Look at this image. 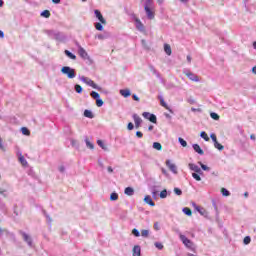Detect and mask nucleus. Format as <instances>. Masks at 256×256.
Wrapping results in <instances>:
<instances>
[{
  "instance_id": "bb28decb",
  "label": "nucleus",
  "mask_w": 256,
  "mask_h": 256,
  "mask_svg": "<svg viewBox=\"0 0 256 256\" xmlns=\"http://www.w3.org/2000/svg\"><path fill=\"white\" fill-rule=\"evenodd\" d=\"M86 147L88 149H95V145L91 141H89V138H85Z\"/></svg>"
},
{
  "instance_id": "13d9d810",
  "label": "nucleus",
  "mask_w": 256,
  "mask_h": 256,
  "mask_svg": "<svg viewBox=\"0 0 256 256\" xmlns=\"http://www.w3.org/2000/svg\"><path fill=\"white\" fill-rule=\"evenodd\" d=\"M0 195H2V197H7V190L0 188Z\"/></svg>"
},
{
  "instance_id": "603ef678",
  "label": "nucleus",
  "mask_w": 256,
  "mask_h": 256,
  "mask_svg": "<svg viewBox=\"0 0 256 256\" xmlns=\"http://www.w3.org/2000/svg\"><path fill=\"white\" fill-rule=\"evenodd\" d=\"M130 17L132 21H134V23H137V21H140V19L137 17V15H135V13H132Z\"/></svg>"
},
{
  "instance_id": "4c0bfd02",
  "label": "nucleus",
  "mask_w": 256,
  "mask_h": 256,
  "mask_svg": "<svg viewBox=\"0 0 256 256\" xmlns=\"http://www.w3.org/2000/svg\"><path fill=\"white\" fill-rule=\"evenodd\" d=\"M74 89H75L76 93H79V94L83 93V87H81V85H79V84H76L74 86Z\"/></svg>"
},
{
  "instance_id": "423d86ee",
  "label": "nucleus",
  "mask_w": 256,
  "mask_h": 256,
  "mask_svg": "<svg viewBox=\"0 0 256 256\" xmlns=\"http://www.w3.org/2000/svg\"><path fill=\"white\" fill-rule=\"evenodd\" d=\"M0 238L8 239L9 241H15V234L7 229H3L0 227Z\"/></svg>"
},
{
  "instance_id": "a878e982",
  "label": "nucleus",
  "mask_w": 256,
  "mask_h": 256,
  "mask_svg": "<svg viewBox=\"0 0 256 256\" xmlns=\"http://www.w3.org/2000/svg\"><path fill=\"white\" fill-rule=\"evenodd\" d=\"M84 117H87V119H93V117L95 116L93 115V112L91 110H85Z\"/></svg>"
},
{
  "instance_id": "3c124183",
  "label": "nucleus",
  "mask_w": 256,
  "mask_h": 256,
  "mask_svg": "<svg viewBox=\"0 0 256 256\" xmlns=\"http://www.w3.org/2000/svg\"><path fill=\"white\" fill-rule=\"evenodd\" d=\"M96 105L97 107H103V99L101 97L96 99Z\"/></svg>"
},
{
  "instance_id": "9b49d317",
  "label": "nucleus",
  "mask_w": 256,
  "mask_h": 256,
  "mask_svg": "<svg viewBox=\"0 0 256 256\" xmlns=\"http://www.w3.org/2000/svg\"><path fill=\"white\" fill-rule=\"evenodd\" d=\"M95 17L102 23V25H107V20L103 17V14H101V11L94 10Z\"/></svg>"
},
{
  "instance_id": "0eeeda50",
  "label": "nucleus",
  "mask_w": 256,
  "mask_h": 256,
  "mask_svg": "<svg viewBox=\"0 0 256 256\" xmlns=\"http://www.w3.org/2000/svg\"><path fill=\"white\" fill-rule=\"evenodd\" d=\"M78 55H80L81 59H83L84 61H88V63H93V59H91V56H89V54L87 53V51L85 50V48L79 46L78 48Z\"/></svg>"
},
{
  "instance_id": "5fc2aeb1",
  "label": "nucleus",
  "mask_w": 256,
  "mask_h": 256,
  "mask_svg": "<svg viewBox=\"0 0 256 256\" xmlns=\"http://www.w3.org/2000/svg\"><path fill=\"white\" fill-rule=\"evenodd\" d=\"M43 213H44V216L46 217V219H47L48 223H50V224H51V222L53 221V220L51 219V216H49V215H48V213H47L46 211H43Z\"/></svg>"
},
{
  "instance_id": "aec40b11",
  "label": "nucleus",
  "mask_w": 256,
  "mask_h": 256,
  "mask_svg": "<svg viewBox=\"0 0 256 256\" xmlns=\"http://www.w3.org/2000/svg\"><path fill=\"white\" fill-rule=\"evenodd\" d=\"M120 95H122V97H131V90L129 89H121L120 90Z\"/></svg>"
},
{
  "instance_id": "e2e57ef3",
  "label": "nucleus",
  "mask_w": 256,
  "mask_h": 256,
  "mask_svg": "<svg viewBox=\"0 0 256 256\" xmlns=\"http://www.w3.org/2000/svg\"><path fill=\"white\" fill-rule=\"evenodd\" d=\"M136 137H138V139H141L143 137V132L137 131L136 132Z\"/></svg>"
},
{
  "instance_id": "7c9ffc66",
  "label": "nucleus",
  "mask_w": 256,
  "mask_h": 256,
  "mask_svg": "<svg viewBox=\"0 0 256 256\" xmlns=\"http://www.w3.org/2000/svg\"><path fill=\"white\" fill-rule=\"evenodd\" d=\"M164 51L166 55H171V46L169 44H164Z\"/></svg>"
},
{
  "instance_id": "c03bdc74",
  "label": "nucleus",
  "mask_w": 256,
  "mask_h": 256,
  "mask_svg": "<svg viewBox=\"0 0 256 256\" xmlns=\"http://www.w3.org/2000/svg\"><path fill=\"white\" fill-rule=\"evenodd\" d=\"M178 142L180 143V145H181L182 147H187V141H185V139L179 137V138H178Z\"/></svg>"
},
{
  "instance_id": "774afa93",
  "label": "nucleus",
  "mask_w": 256,
  "mask_h": 256,
  "mask_svg": "<svg viewBox=\"0 0 256 256\" xmlns=\"http://www.w3.org/2000/svg\"><path fill=\"white\" fill-rule=\"evenodd\" d=\"M252 73H254V75H256V66H254V67L252 68Z\"/></svg>"
},
{
  "instance_id": "864d4df0",
  "label": "nucleus",
  "mask_w": 256,
  "mask_h": 256,
  "mask_svg": "<svg viewBox=\"0 0 256 256\" xmlns=\"http://www.w3.org/2000/svg\"><path fill=\"white\" fill-rule=\"evenodd\" d=\"M174 193L175 195H178V196L183 195V191L179 188H174Z\"/></svg>"
},
{
  "instance_id": "0e129e2a",
  "label": "nucleus",
  "mask_w": 256,
  "mask_h": 256,
  "mask_svg": "<svg viewBox=\"0 0 256 256\" xmlns=\"http://www.w3.org/2000/svg\"><path fill=\"white\" fill-rule=\"evenodd\" d=\"M212 205H213L215 211L217 212L218 208H217V202H215V200L212 201Z\"/></svg>"
},
{
  "instance_id": "09e8293b",
  "label": "nucleus",
  "mask_w": 256,
  "mask_h": 256,
  "mask_svg": "<svg viewBox=\"0 0 256 256\" xmlns=\"http://www.w3.org/2000/svg\"><path fill=\"white\" fill-rule=\"evenodd\" d=\"M244 245H249L251 243V236H246L243 240Z\"/></svg>"
},
{
  "instance_id": "f03ea898",
  "label": "nucleus",
  "mask_w": 256,
  "mask_h": 256,
  "mask_svg": "<svg viewBox=\"0 0 256 256\" xmlns=\"http://www.w3.org/2000/svg\"><path fill=\"white\" fill-rule=\"evenodd\" d=\"M46 35L50 39H55V41H65L66 37L63 35V33L57 31V30H45Z\"/></svg>"
},
{
  "instance_id": "20e7f679",
  "label": "nucleus",
  "mask_w": 256,
  "mask_h": 256,
  "mask_svg": "<svg viewBox=\"0 0 256 256\" xmlns=\"http://www.w3.org/2000/svg\"><path fill=\"white\" fill-rule=\"evenodd\" d=\"M180 241H182L183 245L190 249L191 251H195V244H193V241H191L187 236L180 234L179 235Z\"/></svg>"
},
{
  "instance_id": "c9c22d12",
  "label": "nucleus",
  "mask_w": 256,
  "mask_h": 256,
  "mask_svg": "<svg viewBox=\"0 0 256 256\" xmlns=\"http://www.w3.org/2000/svg\"><path fill=\"white\" fill-rule=\"evenodd\" d=\"M221 193H222L223 197H229V195H231V192H229V190H227V188H222Z\"/></svg>"
},
{
  "instance_id": "c756f323",
  "label": "nucleus",
  "mask_w": 256,
  "mask_h": 256,
  "mask_svg": "<svg viewBox=\"0 0 256 256\" xmlns=\"http://www.w3.org/2000/svg\"><path fill=\"white\" fill-rule=\"evenodd\" d=\"M94 27H95V29H96L97 31H103V23H101V22H96V23L94 24Z\"/></svg>"
},
{
  "instance_id": "e433bc0d",
  "label": "nucleus",
  "mask_w": 256,
  "mask_h": 256,
  "mask_svg": "<svg viewBox=\"0 0 256 256\" xmlns=\"http://www.w3.org/2000/svg\"><path fill=\"white\" fill-rule=\"evenodd\" d=\"M167 195H168L167 189L162 190L160 192V199H167Z\"/></svg>"
},
{
  "instance_id": "6e6552de",
  "label": "nucleus",
  "mask_w": 256,
  "mask_h": 256,
  "mask_svg": "<svg viewBox=\"0 0 256 256\" xmlns=\"http://www.w3.org/2000/svg\"><path fill=\"white\" fill-rule=\"evenodd\" d=\"M20 235H22L23 241L27 243L28 247L33 249V238L29 234L25 233L24 231H20Z\"/></svg>"
},
{
  "instance_id": "f704fd0d",
  "label": "nucleus",
  "mask_w": 256,
  "mask_h": 256,
  "mask_svg": "<svg viewBox=\"0 0 256 256\" xmlns=\"http://www.w3.org/2000/svg\"><path fill=\"white\" fill-rule=\"evenodd\" d=\"M19 161H20L21 165H23V167H26L27 160L25 159V157L23 155L19 156Z\"/></svg>"
},
{
  "instance_id": "ea45409f",
  "label": "nucleus",
  "mask_w": 256,
  "mask_h": 256,
  "mask_svg": "<svg viewBox=\"0 0 256 256\" xmlns=\"http://www.w3.org/2000/svg\"><path fill=\"white\" fill-rule=\"evenodd\" d=\"M196 211H198V213H200V215H205L207 213L205 208H201L199 206H196Z\"/></svg>"
},
{
  "instance_id": "6ab92c4d",
  "label": "nucleus",
  "mask_w": 256,
  "mask_h": 256,
  "mask_svg": "<svg viewBox=\"0 0 256 256\" xmlns=\"http://www.w3.org/2000/svg\"><path fill=\"white\" fill-rule=\"evenodd\" d=\"M124 193L125 195H128V197H133V195H135V190L132 187H126Z\"/></svg>"
},
{
  "instance_id": "338daca9",
  "label": "nucleus",
  "mask_w": 256,
  "mask_h": 256,
  "mask_svg": "<svg viewBox=\"0 0 256 256\" xmlns=\"http://www.w3.org/2000/svg\"><path fill=\"white\" fill-rule=\"evenodd\" d=\"M196 174L199 175V176L203 175V170H201V168L198 169V171L196 172Z\"/></svg>"
},
{
  "instance_id": "72a5a7b5",
  "label": "nucleus",
  "mask_w": 256,
  "mask_h": 256,
  "mask_svg": "<svg viewBox=\"0 0 256 256\" xmlns=\"http://www.w3.org/2000/svg\"><path fill=\"white\" fill-rule=\"evenodd\" d=\"M214 147H215V149H218V151H223V149H225V146L220 144L219 142H216L214 144Z\"/></svg>"
},
{
  "instance_id": "f8f14e48",
  "label": "nucleus",
  "mask_w": 256,
  "mask_h": 256,
  "mask_svg": "<svg viewBox=\"0 0 256 256\" xmlns=\"http://www.w3.org/2000/svg\"><path fill=\"white\" fill-rule=\"evenodd\" d=\"M149 69H150L151 73H153V75H155L157 77V79H159L161 81V83H165V81L161 77V74L159 73V71H157V69H155V67L153 65H150Z\"/></svg>"
},
{
  "instance_id": "052dcab7",
  "label": "nucleus",
  "mask_w": 256,
  "mask_h": 256,
  "mask_svg": "<svg viewBox=\"0 0 256 256\" xmlns=\"http://www.w3.org/2000/svg\"><path fill=\"white\" fill-rule=\"evenodd\" d=\"M154 229H155V231H160L161 226H159V222L154 223Z\"/></svg>"
},
{
  "instance_id": "4be33fe9",
  "label": "nucleus",
  "mask_w": 256,
  "mask_h": 256,
  "mask_svg": "<svg viewBox=\"0 0 256 256\" xmlns=\"http://www.w3.org/2000/svg\"><path fill=\"white\" fill-rule=\"evenodd\" d=\"M133 256H141V246H139V245L134 246Z\"/></svg>"
},
{
  "instance_id": "8fccbe9b",
  "label": "nucleus",
  "mask_w": 256,
  "mask_h": 256,
  "mask_svg": "<svg viewBox=\"0 0 256 256\" xmlns=\"http://www.w3.org/2000/svg\"><path fill=\"white\" fill-rule=\"evenodd\" d=\"M154 245H155L156 249H159V251H162L163 244L161 242H155Z\"/></svg>"
},
{
  "instance_id": "1a4fd4ad",
  "label": "nucleus",
  "mask_w": 256,
  "mask_h": 256,
  "mask_svg": "<svg viewBox=\"0 0 256 256\" xmlns=\"http://www.w3.org/2000/svg\"><path fill=\"white\" fill-rule=\"evenodd\" d=\"M183 73H184V75H186V77H188V79H190V81H194L195 83H199V76H197V74H193L189 70H184Z\"/></svg>"
},
{
  "instance_id": "58836bf2",
  "label": "nucleus",
  "mask_w": 256,
  "mask_h": 256,
  "mask_svg": "<svg viewBox=\"0 0 256 256\" xmlns=\"http://www.w3.org/2000/svg\"><path fill=\"white\" fill-rule=\"evenodd\" d=\"M90 96L92 97V99H95V101L101 97V96L99 95V93H97V92H95V91H92V92L90 93Z\"/></svg>"
},
{
  "instance_id": "79ce46f5",
  "label": "nucleus",
  "mask_w": 256,
  "mask_h": 256,
  "mask_svg": "<svg viewBox=\"0 0 256 256\" xmlns=\"http://www.w3.org/2000/svg\"><path fill=\"white\" fill-rule=\"evenodd\" d=\"M97 145L101 147V149H103L104 151H107V146H105V144L101 140H97Z\"/></svg>"
},
{
  "instance_id": "4468645a",
  "label": "nucleus",
  "mask_w": 256,
  "mask_h": 256,
  "mask_svg": "<svg viewBox=\"0 0 256 256\" xmlns=\"http://www.w3.org/2000/svg\"><path fill=\"white\" fill-rule=\"evenodd\" d=\"M135 27L140 33H145V25L141 20H137V22H135Z\"/></svg>"
},
{
  "instance_id": "6e6d98bb",
  "label": "nucleus",
  "mask_w": 256,
  "mask_h": 256,
  "mask_svg": "<svg viewBox=\"0 0 256 256\" xmlns=\"http://www.w3.org/2000/svg\"><path fill=\"white\" fill-rule=\"evenodd\" d=\"M141 236L142 237H149V230H142L141 231Z\"/></svg>"
},
{
  "instance_id": "de8ad7c7",
  "label": "nucleus",
  "mask_w": 256,
  "mask_h": 256,
  "mask_svg": "<svg viewBox=\"0 0 256 256\" xmlns=\"http://www.w3.org/2000/svg\"><path fill=\"white\" fill-rule=\"evenodd\" d=\"M192 177L193 179H195V181H201V176H199V174H197L196 172L192 173Z\"/></svg>"
},
{
  "instance_id": "2f4dec72",
  "label": "nucleus",
  "mask_w": 256,
  "mask_h": 256,
  "mask_svg": "<svg viewBox=\"0 0 256 256\" xmlns=\"http://www.w3.org/2000/svg\"><path fill=\"white\" fill-rule=\"evenodd\" d=\"M21 132H22V135H26L27 137L31 135V131H29L27 127H22Z\"/></svg>"
},
{
  "instance_id": "a18cd8bd",
  "label": "nucleus",
  "mask_w": 256,
  "mask_h": 256,
  "mask_svg": "<svg viewBox=\"0 0 256 256\" xmlns=\"http://www.w3.org/2000/svg\"><path fill=\"white\" fill-rule=\"evenodd\" d=\"M132 235H134V237H141V232H139L137 228H134L132 230Z\"/></svg>"
},
{
  "instance_id": "680f3d73",
  "label": "nucleus",
  "mask_w": 256,
  "mask_h": 256,
  "mask_svg": "<svg viewBox=\"0 0 256 256\" xmlns=\"http://www.w3.org/2000/svg\"><path fill=\"white\" fill-rule=\"evenodd\" d=\"M60 173H65V166L61 165L58 167Z\"/></svg>"
},
{
  "instance_id": "a19ab883",
  "label": "nucleus",
  "mask_w": 256,
  "mask_h": 256,
  "mask_svg": "<svg viewBox=\"0 0 256 256\" xmlns=\"http://www.w3.org/2000/svg\"><path fill=\"white\" fill-rule=\"evenodd\" d=\"M210 117H211V119H214V121H219V114H217L215 112H211Z\"/></svg>"
},
{
  "instance_id": "4d7b16f0",
  "label": "nucleus",
  "mask_w": 256,
  "mask_h": 256,
  "mask_svg": "<svg viewBox=\"0 0 256 256\" xmlns=\"http://www.w3.org/2000/svg\"><path fill=\"white\" fill-rule=\"evenodd\" d=\"M127 129L128 131H133V129H135V125H133V122L128 123Z\"/></svg>"
},
{
  "instance_id": "f257e3e1",
  "label": "nucleus",
  "mask_w": 256,
  "mask_h": 256,
  "mask_svg": "<svg viewBox=\"0 0 256 256\" xmlns=\"http://www.w3.org/2000/svg\"><path fill=\"white\" fill-rule=\"evenodd\" d=\"M144 10L147 16V19L152 21V19H155V4L153 2H150L148 0V3H144Z\"/></svg>"
},
{
  "instance_id": "39448f33",
  "label": "nucleus",
  "mask_w": 256,
  "mask_h": 256,
  "mask_svg": "<svg viewBox=\"0 0 256 256\" xmlns=\"http://www.w3.org/2000/svg\"><path fill=\"white\" fill-rule=\"evenodd\" d=\"M79 79L80 81H82V83H85L89 87H92V89H97V91H101V87H99L93 80H91V78L80 76Z\"/></svg>"
},
{
  "instance_id": "69168bd1",
  "label": "nucleus",
  "mask_w": 256,
  "mask_h": 256,
  "mask_svg": "<svg viewBox=\"0 0 256 256\" xmlns=\"http://www.w3.org/2000/svg\"><path fill=\"white\" fill-rule=\"evenodd\" d=\"M132 99H133L134 101H139V98L137 97L136 94H133V95H132Z\"/></svg>"
},
{
  "instance_id": "412c9836",
  "label": "nucleus",
  "mask_w": 256,
  "mask_h": 256,
  "mask_svg": "<svg viewBox=\"0 0 256 256\" xmlns=\"http://www.w3.org/2000/svg\"><path fill=\"white\" fill-rule=\"evenodd\" d=\"M192 147H193L194 151L196 153H198V155L204 154L203 149H201V146H199V144H193Z\"/></svg>"
},
{
  "instance_id": "dca6fc26",
  "label": "nucleus",
  "mask_w": 256,
  "mask_h": 256,
  "mask_svg": "<svg viewBox=\"0 0 256 256\" xmlns=\"http://www.w3.org/2000/svg\"><path fill=\"white\" fill-rule=\"evenodd\" d=\"M158 99L160 100V105L162 107H165V109H167L170 113H173V110L171 108H169V106L165 102V99L163 98V96H158Z\"/></svg>"
},
{
  "instance_id": "2eb2a0df",
  "label": "nucleus",
  "mask_w": 256,
  "mask_h": 256,
  "mask_svg": "<svg viewBox=\"0 0 256 256\" xmlns=\"http://www.w3.org/2000/svg\"><path fill=\"white\" fill-rule=\"evenodd\" d=\"M132 117L134 119L136 129H139V127H141V123H143V120L137 114H133Z\"/></svg>"
},
{
  "instance_id": "b1692460",
  "label": "nucleus",
  "mask_w": 256,
  "mask_h": 256,
  "mask_svg": "<svg viewBox=\"0 0 256 256\" xmlns=\"http://www.w3.org/2000/svg\"><path fill=\"white\" fill-rule=\"evenodd\" d=\"M188 167H189L190 171H194V173L198 172L200 169V167L198 165L193 164V163H189Z\"/></svg>"
},
{
  "instance_id": "9d476101",
  "label": "nucleus",
  "mask_w": 256,
  "mask_h": 256,
  "mask_svg": "<svg viewBox=\"0 0 256 256\" xmlns=\"http://www.w3.org/2000/svg\"><path fill=\"white\" fill-rule=\"evenodd\" d=\"M142 117H144V119H148L150 123H157V116H155V114H151L149 112H143Z\"/></svg>"
},
{
  "instance_id": "393cba45",
  "label": "nucleus",
  "mask_w": 256,
  "mask_h": 256,
  "mask_svg": "<svg viewBox=\"0 0 256 256\" xmlns=\"http://www.w3.org/2000/svg\"><path fill=\"white\" fill-rule=\"evenodd\" d=\"M40 16L49 19L51 17V12L49 10H44L40 13Z\"/></svg>"
},
{
  "instance_id": "ddd939ff",
  "label": "nucleus",
  "mask_w": 256,
  "mask_h": 256,
  "mask_svg": "<svg viewBox=\"0 0 256 256\" xmlns=\"http://www.w3.org/2000/svg\"><path fill=\"white\" fill-rule=\"evenodd\" d=\"M166 165L170 171L177 175V166L171 162V160L166 161Z\"/></svg>"
},
{
  "instance_id": "5701e85b",
  "label": "nucleus",
  "mask_w": 256,
  "mask_h": 256,
  "mask_svg": "<svg viewBox=\"0 0 256 256\" xmlns=\"http://www.w3.org/2000/svg\"><path fill=\"white\" fill-rule=\"evenodd\" d=\"M64 55H66V57H68L69 59H72L73 61H75V59H77V56L69 50H65Z\"/></svg>"
},
{
  "instance_id": "473e14b6",
  "label": "nucleus",
  "mask_w": 256,
  "mask_h": 256,
  "mask_svg": "<svg viewBox=\"0 0 256 256\" xmlns=\"http://www.w3.org/2000/svg\"><path fill=\"white\" fill-rule=\"evenodd\" d=\"M117 199H119V194H117V192L111 193L110 201H117Z\"/></svg>"
},
{
  "instance_id": "bf43d9fd",
  "label": "nucleus",
  "mask_w": 256,
  "mask_h": 256,
  "mask_svg": "<svg viewBox=\"0 0 256 256\" xmlns=\"http://www.w3.org/2000/svg\"><path fill=\"white\" fill-rule=\"evenodd\" d=\"M210 137H211L214 144H216L218 142L217 141V136L215 134H211Z\"/></svg>"
},
{
  "instance_id": "37998d69",
  "label": "nucleus",
  "mask_w": 256,
  "mask_h": 256,
  "mask_svg": "<svg viewBox=\"0 0 256 256\" xmlns=\"http://www.w3.org/2000/svg\"><path fill=\"white\" fill-rule=\"evenodd\" d=\"M199 165H200L202 171H210L211 170V168H209L207 165L203 164L202 162H199Z\"/></svg>"
},
{
  "instance_id": "cd10ccee",
  "label": "nucleus",
  "mask_w": 256,
  "mask_h": 256,
  "mask_svg": "<svg viewBox=\"0 0 256 256\" xmlns=\"http://www.w3.org/2000/svg\"><path fill=\"white\" fill-rule=\"evenodd\" d=\"M153 149H156V151H161V149H163V146L159 142H154Z\"/></svg>"
},
{
  "instance_id": "49530a36",
  "label": "nucleus",
  "mask_w": 256,
  "mask_h": 256,
  "mask_svg": "<svg viewBox=\"0 0 256 256\" xmlns=\"http://www.w3.org/2000/svg\"><path fill=\"white\" fill-rule=\"evenodd\" d=\"M200 137H201L202 139H205L206 141H209V136L207 135V133H206L205 131H202V132L200 133Z\"/></svg>"
},
{
  "instance_id": "c85d7f7f",
  "label": "nucleus",
  "mask_w": 256,
  "mask_h": 256,
  "mask_svg": "<svg viewBox=\"0 0 256 256\" xmlns=\"http://www.w3.org/2000/svg\"><path fill=\"white\" fill-rule=\"evenodd\" d=\"M182 211H183V214L187 215L188 217H191V215H193V212H191V210L187 207L183 208Z\"/></svg>"
},
{
  "instance_id": "7ed1b4c3",
  "label": "nucleus",
  "mask_w": 256,
  "mask_h": 256,
  "mask_svg": "<svg viewBox=\"0 0 256 256\" xmlns=\"http://www.w3.org/2000/svg\"><path fill=\"white\" fill-rule=\"evenodd\" d=\"M62 75H66L68 79H75L77 77V72L74 68H71L70 66H64L61 68Z\"/></svg>"
},
{
  "instance_id": "a211bd4d",
  "label": "nucleus",
  "mask_w": 256,
  "mask_h": 256,
  "mask_svg": "<svg viewBox=\"0 0 256 256\" xmlns=\"http://www.w3.org/2000/svg\"><path fill=\"white\" fill-rule=\"evenodd\" d=\"M144 202H146L147 205H150V207H155V202H153V198H151L150 195L144 197Z\"/></svg>"
},
{
  "instance_id": "f3484780",
  "label": "nucleus",
  "mask_w": 256,
  "mask_h": 256,
  "mask_svg": "<svg viewBox=\"0 0 256 256\" xmlns=\"http://www.w3.org/2000/svg\"><path fill=\"white\" fill-rule=\"evenodd\" d=\"M97 39H99L100 41H105V39H109L111 37V33L109 32H104L103 34H98Z\"/></svg>"
}]
</instances>
